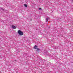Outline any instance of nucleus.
Masks as SVG:
<instances>
[{
    "mask_svg": "<svg viewBox=\"0 0 73 73\" xmlns=\"http://www.w3.org/2000/svg\"><path fill=\"white\" fill-rule=\"evenodd\" d=\"M12 28L13 29H15L16 28V27L14 25H12Z\"/></svg>",
    "mask_w": 73,
    "mask_h": 73,
    "instance_id": "7ed1b4c3",
    "label": "nucleus"
},
{
    "mask_svg": "<svg viewBox=\"0 0 73 73\" xmlns=\"http://www.w3.org/2000/svg\"><path fill=\"white\" fill-rule=\"evenodd\" d=\"M48 19H49V18L48 17V18H46V23L48 24Z\"/></svg>",
    "mask_w": 73,
    "mask_h": 73,
    "instance_id": "20e7f679",
    "label": "nucleus"
},
{
    "mask_svg": "<svg viewBox=\"0 0 73 73\" xmlns=\"http://www.w3.org/2000/svg\"><path fill=\"white\" fill-rule=\"evenodd\" d=\"M18 33L19 34V35L20 36H23V35H24V33H23V32L21 31L20 30H19L18 32Z\"/></svg>",
    "mask_w": 73,
    "mask_h": 73,
    "instance_id": "f257e3e1",
    "label": "nucleus"
},
{
    "mask_svg": "<svg viewBox=\"0 0 73 73\" xmlns=\"http://www.w3.org/2000/svg\"><path fill=\"white\" fill-rule=\"evenodd\" d=\"M24 5L25 7H27V5L26 4H25Z\"/></svg>",
    "mask_w": 73,
    "mask_h": 73,
    "instance_id": "39448f33",
    "label": "nucleus"
},
{
    "mask_svg": "<svg viewBox=\"0 0 73 73\" xmlns=\"http://www.w3.org/2000/svg\"><path fill=\"white\" fill-rule=\"evenodd\" d=\"M39 10H41V8H39Z\"/></svg>",
    "mask_w": 73,
    "mask_h": 73,
    "instance_id": "423d86ee",
    "label": "nucleus"
},
{
    "mask_svg": "<svg viewBox=\"0 0 73 73\" xmlns=\"http://www.w3.org/2000/svg\"><path fill=\"white\" fill-rule=\"evenodd\" d=\"M2 9V10H3V11L4 10V9Z\"/></svg>",
    "mask_w": 73,
    "mask_h": 73,
    "instance_id": "0eeeda50",
    "label": "nucleus"
},
{
    "mask_svg": "<svg viewBox=\"0 0 73 73\" xmlns=\"http://www.w3.org/2000/svg\"><path fill=\"white\" fill-rule=\"evenodd\" d=\"M34 48L35 49H37V51H38V50H41V49L37 48V46L36 45H35L34 46Z\"/></svg>",
    "mask_w": 73,
    "mask_h": 73,
    "instance_id": "f03ea898",
    "label": "nucleus"
}]
</instances>
